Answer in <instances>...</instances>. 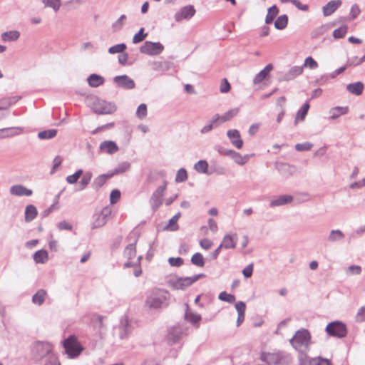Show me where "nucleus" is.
I'll use <instances>...</instances> for the list:
<instances>
[{
	"instance_id": "f257e3e1",
	"label": "nucleus",
	"mask_w": 365,
	"mask_h": 365,
	"mask_svg": "<svg viewBox=\"0 0 365 365\" xmlns=\"http://www.w3.org/2000/svg\"><path fill=\"white\" fill-rule=\"evenodd\" d=\"M170 294L163 289H153L147 295L145 305L152 309L166 307L169 304Z\"/></svg>"
},
{
	"instance_id": "f03ea898",
	"label": "nucleus",
	"mask_w": 365,
	"mask_h": 365,
	"mask_svg": "<svg viewBox=\"0 0 365 365\" xmlns=\"http://www.w3.org/2000/svg\"><path fill=\"white\" fill-rule=\"evenodd\" d=\"M311 339L310 332L306 329H301L295 332L289 342L297 351L306 354L310 349Z\"/></svg>"
},
{
	"instance_id": "7ed1b4c3",
	"label": "nucleus",
	"mask_w": 365,
	"mask_h": 365,
	"mask_svg": "<svg viewBox=\"0 0 365 365\" xmlns=\"http://www.w3.org/2000/svg\"><path fill=\"white\" fill-rule=\"evenodd\" d=\"M63 346L65 353L71 359L78 356L83 350V347L74 335H71L63 340Z\"/></svg>"
},
{
	"instance_id": "20e7f679",
	"label": "nucleus",
	"mask_w": 365,
	"mask_h": 365,
	"mask_svg": "<svg viewBox=\"0 0 365 365\" xmlns=\"http://www.w3.org/2000/svg\"><path fill=\"white\" fill-rule=\"evenodd\" d=\"M260 360L269 364L283 365L288 363V355L283 351L274 353L262 352Z\"/></svg>"
},
{
	"instance_id": "39448f33",
	"label": "nucleus",
	"mask_w": 365,
	"mask_h": 365,
	"mask_svg": "<svg viewBox=\"0 0 365 365\" xmlns=\"http://www.w3.org/2000/svg\"><path fill=\"white\" fill-rule=\"evenodd\" d=\"M204 274H195L192 277H177L175 279H171L169 282L170 286L174 289H182L184 290L187 289L188 287L191 286L196 281L200 279V278L205 277Z\"/></svg>"
},
{
	"instance_id": "423d86ee",
	"label": "nucleus",
	"mask_w": 365,
	"mask_h": 365,
	"mask_svg": "<svg viewBox=\"0 0 365 365\" xmlns=\"http://www.w3.org/2000/svg\"><path fill=\"white\" fill-rule=\"evenodd\" d=\"M325 330L328 335L337 338L345 337L347 334L346 324L339 321L329 323Z\"/></svg>"
},
{
	"instance_id": "0eeeda50",
	"label": "nucleus",
	"mask_w": 365,
	"mask_h": 365,
	"mask_svg": "<svg viewBox=\"0 0 365 365\" xmlns=\"http://www.w3.org/2000/svg\"><path fill=\"white\" fill-rule=\"evenodd\" d=\"M92 110L97 114H111L116 110L114 104L96 98L92 106Z\"/></svg>"
},
{
	"instance_id": "6e6552de",
	"label": "nucleus",
	"mask_w": 365,
	"mask_h": 365,
	"mask_svg": "<svg viewBox=\"0 0 365 365\" xmlns=\"http://www.w3.org/2000/svg\"><path fill=\"white\" fill-rule=\"evenodd\" d=\"M53 345L48 342L38 341L33 346V354L34 356L41 359L51 353Z\"/></svg>"
},
{
	"instance_id": "1a4fd4ad",
	"label": "nucleus",
	"mask_w": 365,
	"mask_h": 365,
	"mask_svg": "<svg viewBox=\"0 0 365 365\" xmlns=\"http://www.w3.org/2000/svg\"><path fill=\"white\" fill-rule=\"evenodd\" d=\"M112 210L109 206L103 207L99 213H96L94 215V220L92 223V229L99 228L103 227L108 222Z\"/></svg>"
},
{
	"instance_id": "9d476101",
	"label": "nucleus",
	"mask_w": 365,
	"mask_h": 365,
	"mask_svg": "<svg viewBox=\"0 0 365 365\" xmlns=\"http://www.w3.org/2000/svg\"><path fill=\"white\" fill-rule=\"evenodd\" d=\"M164 49V46L160 42L145 41L140 48L142 53L156 56L160 54Z\"/></svg>"
},
{
	"instance_id": "9b49d317",
	"label": "nucleus",
	"mask_w": 365,
	"mask_h": 365,
	"mask_svg": "<svg viewBox=\"0 0 365 365\" xmlns=\"http://www.w3.org/2000/svg\"><path fill=\"white\" fill-rule=\"evenodd\" d=\"M166 185H161L158 187L156 190L152 194L150 199V204L153 211L157 210L163 203V196L165 190Z\"/></svg>"
},
{
	"instance_id": "f8f14e48",
	"label": "nucleus",
	"mask_w": 365,
	"mask_h": 365,
	"mask_svg": "<svg viewBox=\"0 0 365 365\" xmlns=\"http://www.w3.org/2000/svg\"><path fill=\"white\" fill-rule=\"evenodd\" d=\"M195 12L196 11L193 6H184L175 14V19L178 22L183 19H190L195 15Z\"/></svg>"
},
{
	"instance_id": "ddd939ff",
	"label": "nucleus",
	"mask_w": 365,
	"mask_h": 365,
	"mask_svg": "<svg viewBox=\"0 0 365 365\" xmlns=\"http://www.w3.org/2000/svg\"><path fill=\"white\" fill-rule=\"evenodd\" d=\"M113 81L118 87L125 89H133L135 86L134 81L127 75L117 76Z\"/></svg>"
},
{
	"instance_id": "4468645a",
	"label": "nucleus",
	"mask_w": 365,
	"mask_h": 365,
	"mask_svg": "<svg viewBox=\"0 0 365 365\" xmlns=\"http://www.w3.org/2000/svg\"><path fill=\"white\" fill-rule=\"evenodd\" d=\"M227 137L230 138L232 144L237 149L242 148L243 141L241 138L240 132L236 129L229 130L227 133Z\"/></svg>"
},
{
	"instance_id": "2eb2a0df",
	"label": "nucleus",
	"mask_w": 365,
	"mask_h": 365,
	"mask_svg": "<svg viewBox=\"0 0 365 365\" xmlns=\"http://www.w3.org/2000/svg\"><path fill=\"white\" fill-rule=\"evenodd\" d=\"M237 242V234L232 235L226 234L220 244L221 247L225 249H234L236 247Z\"/></svg>"
},
{
	"instance_id": "dca6fc26",
	"label": "nucleus",
	"mask_w": 365,
	"mask_h": 365,
	"mask_svg": "<svg viewBox=\"0 0 365 365\" xmlns=\"http://www.w3.org/2000/svg\"><path fill=\"white\" fill-rule=\"evenodd\" d=\"M303 72V66H295L292 67L286 73H284L282 78V81H291L298 76L301 75Z\"/></svg>"
},
{
	"instance_id": "f3484780",
	"label": "nucleus",
	"mask_w": 365,
	"mask_h": 365,
	"mask_svg": "<svg viewBox=\"0 0 365 365\" xmlns=\"http://www.w3.org/2000/svg\"><path fill=\"white\" fill-rule=\"evenodd\" d=\"M293 200V197L290 195H283L275 197L270 202V207H274L278 206H282L287 205L288 203L292 202Z\"/></svg>"
},
{
	"instance_id": "a211bd4d",
	"label": "nucleus",
	"mask_w": 365,
	"mask_h": 365,
	"mask_svg": "<svg viewBox=\"0 0 365 365\" xmlns=\"http://www.w3.org/2000/svg\"><path fill=\"white\" fill-rule=\"evenodd\" d=\"M341 0H332L323 6V14L325 16L332 14L341 5Z\"/></svg>"
},
{
	"instance_id": "6ab92c4d",
	"label": "nucleus",
	"mask_w": 365,
	"mask_h": 365,
	"mask_svg": "<svg viewBox=\"0 0 365 365\" xmlns=\"http://www.w3.org/2000/svg\"><path fill=\"white\" fill-rule=\"evenodd\" d=\"M23 132V129L20 127H10L0 129V138H11L19 135Z\"/></svg>"
},
{
	"instance_id": "aec40b11",
	"label": "nucleus",
	"mask_w": 365,
	"mask_h": 365,
	"mask_svg": "<svg viewBox=\"0 0 365 365\" xmlns=\"http://www.w3.org/2000/svg\"><path fill=\"white\" fill-rule=\"evenodd\" d=\"M182 328L180 326H175L169 330L168 339L172 343H176L182 337Z\"/></svg>"
},
{
	"instance_id": "412c9836",
	"label": "nucleus",
	"mask_w": 365,
	"mask_h": 365,
	"mask_svg": "<svg viewBox=\"0 0 365 365\" xmlns=\"http://www.w3.org/2000/svg\"><path fill=\"white\" fill-rule=\"evenodd\" d=\"M10 193L16 196H30L32 195V190L27 189L23 185H16L11 187Z\"/></svg>"
},
{
	"instance_id": "4be33fe9",
	"label": "nucleus",
	"mask_w": 365,
	"mask_h": 365,
	"mask_svg": "<svg viewBox=\"0 0 365 365\" xmlns=\"http://www.w3.org/2000/svg\"><path fill=\"white\" fill-rule=\"evenodd\" d=\"M100 150L108 154H113L118 150L116 143L111 140H106L100 144Z\"/></svg>"
},
{
	"instance_id": "5701e85b",
	"label": "nucleus",
	"mask_w": 365,
	"mask_h": 365,
	"mask_svg": "<svg viewBox=\"0 0 365 365\" xmlns=\"http://www.w3.org/2000/svg\"><path fill=\"white\" fill-rule=\"evenodd\" d=\"M187 308L185 314V319L192 324V325H196L197 327H199V322L201 320V316L198 314H195L192 312L190 309L188 305L187 304Z\"/></svg>"
},
{
	"instance_id": "b1692460",
	"label": "nucleus",
	"mask_w": 365,
	"mask_h": 365,
	"mask_svg": "<svg viewBox=\"0 0 365 365\" xmlns=\"http://www.w3.org/2000/svg\"><path fill=\"white\" fill-rule=\"evenodd\" d=\"M273 69L272 63L267 64L262 71H260L255 77L253 80L254 84H258L261 83L269 74V73Z\"/></svg>"
},
{
	"instance_id": "393cba45",
	"label": "nucleus",
	"mask_w": 365,
	"mask_h": 365,
	"mask_svg": "<svg viewBox=\"0 0 365 365\" xmlns=\"http://www.w3.org/2000/svg\"><path fill=\"white\" fill-rule=\"evenodd\" d=\"M238 112H239V108H233V109L228 110L222 115L216 114L214 115V117L218 118V123L220 125L222 123H225V122H227V121L231 120L233 117L237 115Z\"/></svg>"
},
{
	"instance_id": "a878e982",
	"label": "nucleus",
	"mask_w": 365,
	"mask_h": 365,
	"mask_svg": "<svg viewBox=\"0 0 365 365\" xmlns=\"http://www.w3.org/2000/svg\"><path fill=\"white\" fill-rule=\"evenodd\" d=\"M309 109V103L308 101L304 103L300 109L297 111L294 119V125H297L299 121H303Z\"/></svg>"
},
{
	"instance_id": "bb28decb",
	"label": "nucleus",
	"mask_w": 365,
	"mask_h": 365,
	"mask_svg": "<svg viewBox=\"0 0 365 365\" xmlns=\"http://www.w3.org/2000/svg\"><path fill=\"white\" fill-rule=\"evenodd\" d=\"M346 90L352 94L359 96L363 93L364 84L360 81L349 83L346 86Z\"/></svg>"
},
{
	"instance_id": "cd10ccee",
	"label": "nucleus",
	"mask_w": 365,
	"mask_h": 365,
	"mask_svg": "<svg viewBox=\"0 0 365 365\" xmlns=\"http://www.w3.org/2000/svg\"><path fill=\"white\" fill-rule=\"evenodd\" d=\"M113 174L101 175L96 178L92 183L93 187L98 190H99L107 181L108 179L113 177Z\"/></svg>"
},
{
	"instance_id": "c85d7f7f",
	"label": "nucleus",
	"mask_w": 365,
	"mask_h": 365,
	"mask_svg": "<svg viewBox=\"0 0 365 365\" xmlns=\"http://www.w3.org/2000/svg\"><path fill=\"white\" fill-rule=\"evenodd\" d=\"M88 83L90 86L96 88L99 86L103 84L104 78L103 77L98 75V74H91L87 78Z\"/></svg>"
},
{
	"instance_id": "c756f323",
	"label": "nucleus",
	"mask_w": 365,
	"mask_h": 365,
	"mask_svg": "<svg viewBox=\"0 0 365 365\" xmlns=\"http://www.w3.org/2000/svg\"><path fill=\"white\" fill-rule=\"evenodd\" d=\"M1 37L4 42L14 41L19 38L20 33L16 30L6 31L1 34Z\"/></svg>"
},
{
	"instance_id": "7c9ffc66",
	"label": "nucleus",
	"mask_w": 365,
	"mask_h": 365,
	"mask_svg": "<svg viewBox=\"0 0 365 365\" xmlns=\"http://www.w3.org/2000/svg\"><path fill=\"white\" fill-rule=\"evenodd\" d=\"M349 111V108L347 106L341 107L337 106L331 108L329 111L330 113V119L334 120L339 118L341 115L346 114Z\"/></svg>"
},
{
	"instance_id": "2f4dec72",
	"label": "nucleus",
	"mask_w": 365,
	"mask_h": 365,
	"mask_svg": "<svg viewBox=\"0 0 365 365\" xmlns=\"http://www.w3.org/2000/svg\"><path fill=\"white\" fill-rule=\"evenodd\" d=\"M232 155L230 158L238 165H243L247 163L250 159L249 155H245L244 156L241 155L239 153L233 150L232 152H230Z\"/></svg>"
},
{
	"instance_id": "473e14b6",
	"label": "nucleus",
	"mask_w": 365,
	"mask_h": 365,
	"mask_svg": "<svg viewBox=\"0 0 365 365\" xmlns=\"http://www.w3.org/2000/svg\"><path fill=\"white\" fill-rule=\"evenodd\" d=\"M47 293L44 289L38 290L32 297V302L38 306L41 305L46 299Z\"/></svg>"
},
{
	"instance_id": "72a5a7b5",
	"label": "nucleus",
	"mask_w": 365,
	"mask_h": 365,
	"mask_svg": "<svg viewBox=\"0 0 365 365\" xmlns=\"http://www.w3.org/2000/svg\"><path fill=\"white\" fill-rule=\"evenodd\" d=\"M48 258V252L45 250H40L36 252L34 255V260L36 263H45Z\"/></svg>"
},
{
	"instance_id": "f704fd0d",
	"label": "nucleus",
	"mask_w": 365,
	"mask_h": 365,
	"mask_svg": "<svg viewBox=\"0 0 365 365\" xmlns=\"http://www.w3.org/2000/svg\"><path fill=\"white\" fill-rule=\"evenodd\" d=\"M19 100V97L12 96L3 98L0 99V110L7 109L11 105L16 103Z\"/></svg>"
},
{
	"instance_id": "c9c22d12",
	"label": "nucleus",
	"mask_w": 365,
	"mask_h": 365,
	"mask_svg": "<svg viewBox=\"0 0 365 365\" xmlns=\"http://www.w3.org/2000/svg\"><path fill=\"white\" fill-rule=\"evenodd\" d=\"M37 213L36 207L34 205H30L26 206L25 210V221H32L36 217Z\"/></svg>"
},
{
	"instance_id": "e433bc0d",
	"label": "nucleus",
	"mask_w": 365,
	"mask_h": 365,
	"mask_svg": "<svg viewBox=\"0 0 365 365\" xmlns=\"http://www.w3.org/2000/svg\"><path fill=\"white\" fill-rule=\"evenodd\" d=\"M279 13L278 8L274 5L268 9V12L265 18V23L267 24H271L274 18L277 16V15Z\"/></svg>"
},
{
	"instance_id": "4c0bfd02",
	"label": "nucleus",
	"mask_w": 365,
	"mask_h": 365,
	"mask_svg": "<svg viewBox=\"0 0 365 365\" xmlns=\"http://www.w3.org/2000/svg\"><path fill=\"white\" fill-rule=\"evenodd\" d=\"M219 125L218 123V118H215L213 116L212 119L210 120V123L205 125L203 126L201 130L200 133L202 134H205L209 132H210L214 128H217Z\"/></svg>"
},
{
	"instance_id": "58836bf2",
	"label": "nucleus",
	"mask_w": 365,
	"mask_h": 365,
	"mask_svg": "<svg viewBox=\"0 0 365 365\" xmlns=\"http://www.w3.org/2000/svg\"><path fill=\"white\" fill-rule=\"evenodd\" d=\"M288 24V17L287 15L279 16L274 22V26L277 29L282 30L287 27Z\"/></svg>"
},
{
	"instance_id": "ea45409f",
	"label": "nucleus",
	"mask_w": 365,
	"mask_h": 365,
	"mask_svg": "<svg viewBox=\"0 0 365 365\" xmlns=\"http://www.w3.org/2000/svg\"><path fill=\"white\" fill-rule=\"evenodd\" d=\"M344 237V233L339 230H333L330 232L328 241L334 242L342 240Z\"/></svg>"
},
{
	"instance_id": "a19ab883",
	"label": "nucleus",
	"mask_w": 365,
	"mask_h": 365,
	"mask_svg": "<svg viewBox=\"0 0 365 365\" xmlns=\"http://www.w3.org/2000/svg\"><path fill=\"white\" fill-rule=\"evenodd\" d=\"M195 170L200 173H207L208 170V163L206 160H200L194 165Z\"/></svg>"
},
{
	"instance_id": "79ce46f5",
	"label": "nucleus",
	"mask_w": 365,
	"mask_h": 365,
	"mask_svg": "<svg viewBox=\"0 0 365 365\" xmlns=\"http://www.w3.org/2000/svg\"><path fill=\"white\" fill-rule=\"evenodd\" d=\"M191 262L195 266L202 267L205 265V260L201 253L196 252L191 257Z\"/></svg>"
},
{
	"instance_id": "37998d69",
	"label": "nucleus",
	"mask_w": 365,
	"mask_h": 365,
	"mask_svg": "<svg viewBox=\"0 0 365 365\" xmlns=\"http://www.w3.org/2000/svg\"><path fill=\"white\" fill-rule=\"evenodd\" d=\"M92 176L93 175L91 172H86L84 173L79 182L80 190H84L87 187L91 180Z\"/></svg>"
},
{
	"instance_id": "c03bdc74",
	"label": "nucleus",
	"mask_w": 365,
	"mask_h": 365,
	"mask_svg": "<svg viewBox=\"0 0 365 365\" xmlns=\"http://www.w3.org/2000/svg\"><path fill=\"white\" fill-rule=\"evenodd\" d=\"M124 255L128 259H132L136 255V249L135 243L129 244L124 250Z\"/></svg>"
},
{
	"instance_id": "a18cd8bd",
	"label": "nucleus",
	"mask_w": 365,
	"mask_h": 365,
	"mask_svg": "<svg viewBox=\"0 0 365 365\" xmlns=\"http://www.w3.org/2000/svg\"><path fill=\"white\" fill-rule=\"evenodd\" d=\"M57 134V130L55 129H50L39 132L38 137L40 139H51L54 138Z\"/></svg>"
},
{
	"instance_id": "49530a36",
	"label": "nucleus",
	"mask_w": 365,
	"mask_h": 365,
	"mask_svg": "<svg viewBox=\"0 0 365 365\" xmlns=\"http://www.w3.org/2000/svg\"><path fill=\"white\" fill-rule=\"evenodd\" d=\"M348 26L346 25H343L339 28L334 30L333 36L334 38H341L345 36L347 33Z\"/></svg>"
},
{
	"instance_id": "de8ad7c7",
	"label": "nucleus",
	"mask_w": 365,
	"mask_h": 365,
	"mask_svg": "<svg viewBox=\"0 0 365 365\" xmlns=\"http://www.w3.org/2000/svg\"><path fill=\"white\" fill-rule=\"evenodd\" d=\"M130 168V164L128 162H123L119 164L115 169L114 172L111 174L117 175L128 171Z\"/></svg>"
},
{
	"instance_id": "09e8293b",
	"label": "nucleus",
	"mask_w": 365,
	"mask_h": 365,
	"mask_svg": "<svg viewBox=\"0 0 365 365\" xmlns=\"http://www.w3.org/2000/svg\"><path fill=\"white\" fill-rule=\"evenodd\" d=\"M45 6L52 8L55 11H58L61 6V0H43Z\"/></svg>"
},
{
	"instance_id": "8fccbe9b",
	"label": "nucleus",
	"mask_w": 365,
	"mask_h": 365,
	"mask_svg": "<svg viewBox=\"0 0 365 365\" xmlns=\"http://www.w3.org/2000/svg\"><path fill=\"white\" fill-rule=\"evenodd\" d=\"M83 175V170L79 169L76 171V173L73 175H68L66 177V182L68 184H74L76 183L80 177Z\"/></svg>"
},
{
	"instance_id": "3c124183",
	"label": "nucleus",
	"mask_w": 365,
	"mask_h": 365,
	"mask_svg": "<svg viewBox=\"0 0 365 365\" xmlns=\"http://www.w3.org/2000/svg\"><path fill=\"white\" fill-rule=\"evenodd\" d=\"M181 214L180 212H178L170 220L168 225V228H170V230L175 231L178 230V225H177V222L180 218Z\"/></svg>"
},
{
	"instance_id": "603ef678",
	"label": "nucleus",
	"mask_w": 365,
	"mask_h": 365,
	"mask_svg": "<svg viewBox=\"0 0 365 365\" xmlns=\"http://www.w3.org/2000/svg\"><path fill=\"white\" fill-rule=\"evenodd\" d=\"M218 299L230 304L235 302V297L233 294L227 293L226 292H220L218 296Z\"/></svg>"
},
{
	"instance_id": "864d4df0",
	"label": "nucleus",
	"mask_w": 365,
	"mask_h": 365,
	"mask_svg": "<svg viewBox=\"0 0 365 365\" xmlns=\"http://www.w3.org/2000/svg\"><path fill=\"white\" fill-rule=\"evenodd\" d=\"M148 36L147 33H144V29L141 28L139 31L135 34L133 38V43H138L143 41Z\"/></svg>"
},
{
	"instance_id": "5fc2aeb1",
	"label": "nucleus",
	"mask_w": 365,
	"mask_h": 365,
	"mask_svg": "<svg viewBox=\"0 0 365 365\" xmlns=\"http://www.w3.org/2000/svg\"><path fill=\"white\" fill-rule=\"evenodd\" d=\"M126 45L123 43L116 44L115 46H113L108 48V52L110 54L118 53H123L126 49Z\"/></svg>"
},
{
	"instance_id": "6e6d98bb",
	"label": "nucleus",
	"mask_w": 365,
	"mask_h": 365,
	"mask_svg": "<svg viewBox=\"0 0 365 365\" xmlns=\"http://www.w3.org/2000/svg\"><path fill=\"white\" fill-rule=\"evenodd\" d=\"M126 19V16L123 14L121 15L118 19L114 22L112 25V28L114 31H120L124 24V21Z\"/></svg>"
},
{
	"instance_id": "4d7b16f0",
	"label": "nucleus",
	"mask_w": 365,
	"mask_h": 365,
	"mask_svg": "<svg viewBox=\"0 0 365 365\" xmlns=\"http://www.w3.org/2000/svg\"><path fill=\"white\" fill-rule=\"evenodd\" d=\"M187 178V171L185 168H180L177 172L175 176V182H185Z\"/></svg>"
},
{
	"instance_id": "13d9d810",
	"label": "nucleus",
	"mask_w": 365,
	"mask_h": 365,
	"mask_svg": "<svg viewBox=\"0 0 365 365\" xmlns=\"http://www.w3.org/2000/svg\"><path fill=\"white\" fill-rule=\"evenodd\" d=\"M165 64V63L155 61L152 63V68L156 71L164 72L168 68V67L166 66Z\"/></svg>"
},
{
	"instance_id": "bf43d9fd",
	"label": "nucleus",
	"mask_w": 365,
	"mask_h": 365,
	"mask_svg": "<svg viewBox=\"0 0 365 365\" xmlns=\"http://www.w3.org/2000/svg\"><path fill=\"white\" fill-rule=\"evenodd\" d=\"M147 115V106L145 103L140 104L136 110V115L140 119L144 118Z\"/></svg>"
},
{
	"instance_id": "052dcab7",
	"label": "nucleus",
	"mask_w": 365,
	"mask_h": 365,
	"mask_svg": "<svg viewBox=\"0 0 365 365\" xmlns=\"http://www.w3.org/2000/svg\"><path fill=\"white\" fill-rule=\"evenodd\" d=\"M313 145L309 142H305L303 143H298L295 145V149L297 151H307L312 149Z\"/></svg>"
},
{
	"instance_id": "680f3d73",
	"label": "nucleus",
	"mask_w": 365,
	"mask_h": 365,
	"mask_svg": "<svg viewBox=\"0 0 365 365\" xmlns=\"http://www.w3.org/2000/svg\"><path fill=\"white\" fill-rule=\"evenodd\" d=\"M355 319L357 322H365V305L359 309Z\"/></svg>"
},
{
	"instance_id": "e2e57ef3",
	"label": "nucleus",
	"mask_w": 365,
	"mask_h": 365,
	"mask_svg": "<svg viewBox=\"0 0 365 365\" xmlns=\"http://www.w3.org/2000/svg\"><path fill=\"white\" fill-rule=\"evenodd\" d=\"M302 66H308L310 68H316L318 66V63L313 58L309 56L306 58L304 63Z\"/></svg>"
},
{
	"instance_id": "0e129e2a",
	"label": "nucleus",
	"mask_w": 365,
	"mask_h": 365,
	"mask_svg": "<svg viewBox=\"0 0 365 365\" xmlns=\"http://www.w3.org/2000/svg\"><path fill=\"white\" fill-rule=\"evenodd\" d=\"M168 262L172 267H180L183 264V259L181 257H170Z\"/></svg>"
},
{
	"instance_id": "69168bd1",
	"label": "nucleus",
	"mask_w": 365,
	"mask_h": 365,
	"mask_svg": "<svg viewBox=\"0 0 365 365\" xmlns=\"http://www.w3.org/2000/svg\"><path fill=\"white\" fill-rule=\"evenodd\" d=\"M120 197V192L118 190H113L110 195L111 204L115 203Z\"/></svg>"
},
{
	"instance_id": "338daca9",
	"label": "nucleus",
	"mask_w": 365,
	"mask_h": 365,
	"mask_svg": "<svg viewBox=\"0 0 365 365\" xmlns=\"http://www.w3.org/2000/svg\"><path fill=\"white\" fill-rule=\"evenodd\" d=\"M361 272V267L359 265H351L347 269L348 274H359Z\"/></svg>"
},
{
	"instance_id": "774afa93",
	"label": "nucleus",
	"mask_w": 365,
	"mask_h": 365,
	"mask_svg": "<svg viewBox=\"0 0 365 365\" xmlns=\"http://www.w3.org/2000/svg\"><path fill=\"white\" fill-rule=\"evenodd\" d=\"M220 90L222 93H227L230 90V84L226 78L222 80Z\"/></svg>"
}]
</instances>
